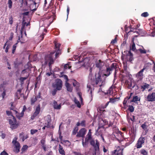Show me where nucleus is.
Returning <instances> with one entry per match:
<instances>
[{"label":"nucleus","mask_w":155,"mask_h":155,"mask_svg":"<svg viewBox=\"0 0 155 155\" xmlns=\"http://www.w3.org/2000/svg\"><path fill=\"white\" fill-rule=\"evenodd\" d=\"M17 44V43H16L13 46L12 51V54H14L15 51Z\"/></svg>","instance_id":"nucleus-48"},{"label":"nucleus","mask_w":155,"mask_h":155,"mask_svg":"<svg viewBox=\"0 0 155 155\" xmlns=\"http://www.w3.org/2000/svg\"><path fill=\"white\" fill-rule=\"evenodd\" d=\"M145 138L144 137H140L138 140L136 146L137 149L141 148L142 147V145L144 143Z\"/></svg>","instance_id":"nucleus-12"},{"label":"nucleus","mask_w":155,"mask_h":155,"mask_svg":"<svg viewBox=\"0 0 155 155\" xmlns=\"http://www.w3.org/2000/svg\"><path fill=\"white\" fill-rule=\"evenodd\" d=\"M127 99V98H125L124 99V101H123V104L124 106L126 105V104L127 101V100H126Z\"/></svg>","instance_id":"nucleus-64"},{"label":"nucleus","mask_w":155,"mask_h":155,"mask_svg":"<svg viewBox=\"0 0 155 155\" xmlns=\"http://www.w3.org/2000/svg\"><path fill=\"white\" fill-rule=\"evenodd\" d=\"M125 54H122L121 58L123 57H125L126 56L127 60L128 61H131L133 60V54L130 51H125L124 52Z\"/></svg>","instance_id":"nucleus-8"},{"label":"nucleus","mask_w":155,"mask_h":155,"mask_svg":"<svg viewBox=\"0 0 155 155\" xmlns=\"http://www.w3.org/2000/svg\"><path fill=\"white\" fill-rule=\"evenodd\" d=\"M61 54V52L60 49H58L57 50L56 53H55V59L57 58L58 57L59 55H60Z\"/></svg>","instance_id":"nucleus-38"},{"label":"nucleus","mask_w":155,"mask_h":155,"mask_svg":"<svg viewBox=\"0 0 155 155\" xmlns=\"http://www.w3.org/2000/svg\"><path fill=\"white\" fill-rule=\"evenodd\" d=\"M140 97H138L137 96H135L133 97V99L131 101L136 102V101H140Z\"/></svg>","instance_id":"nucleus-28"},{"label":"nucleus","mask_w":155,"mask_h":155,"mask_svg":"<svg viewBox=\"0 0 155 155\" xmlns=\"http://www.w3.org/2000/svg\"><path fill=\"white\" fill-rule=\"evenodd\" d=\"M28 148V146L26 145H25L23 146L21 149V154H22Z\"/></svg>","instance_id":"nucleus-33"},{"label":"nucleus","mask_w":155,"mask_h":155,"mask_svg":"<svg viewBox=\"0 0 155 155\" xmlns=\"http://www.w3.org/2000/svg\"><path fill=\"white\" fill-rule=\"evenodd\" d=\"M63 64H62L61 65V67H62V66H64V70H66L68 69H70L71 68V66H69V65L68 64H66L64 65V66L63 65Z\"/></svg>","instance_id":"nucleus-37"},{"label":"nucleus","mask_w":155,"mask_h":155,"mask_svg":"<svg viewBox=\"0 0 155 155\" xmlns=\"http://www.w3.org/2000/svg\"><path fill=\"white\" fill-rule=\"evenodd\" d=\"M79 84V83L76 80H74L73 81V85L74 87H78Z\"/></svg>","instance_id":"nucleus-40"},{"label":"nucleus","mask_w":155,"mask_h":155,"mask_svg":"<svg viewBox=\"0 0 155 155\" xmlns=\"http://www.w3.org/2000/svg\"><path fill=\"white\" fill-rule=\"evenodd\" d=\"M92 140H94L93 139L92 135H90L89 134L87 135L85 139V141L84 142L83 138L82 140V144L84 147H86L88 144L89 141H91Z\"/></svg>","instance_id":"nucleus-9"},{"label":"nucleus","mask_w":155,"mask_h":155,"mask_svg":"<svg viewBox=\"0 0 155 155\" xmlns=\"http://www.w3.org/2000/svg\"><path fill=\"white\" fill-rule=\"evenodd\" d=\"M65 85L68 91L70 92H72L73 87L71 84L68 82H65Z\"/></svg>","instance_id":"nucleus-20"},{"label":"nucleus","mask_w":155,"mask_h":155,"mask_svg":"<svg viewBox=\"0 0 155 155\" xmlns=\"http://www.w3.org/2000/svg\"><path fill=\"white\" fill-rule=\"evenodd\" d=\"M19 2L22 5H25L26 6L28 5L27 0H19Z\"/></svg>","instance_id":"nucleus-31"},{"label":"nucleus","mask_w":155,"mask_h":155,"mask_svg":"<svg viewBox=\"0 0 155 155\" xmlns=\"http://www.w3.org/2000/svg\"><path fill=\"white\" fill-rule=\"evenodd\" d=\"M38 130H37L36 129H31L30 130L31 131V134L32 135H33L36 133L37 132H38Z\"/></svg>","instance_id":"nucleus-51"},{"label":"nucleus","mask_w":155,"mask_h":155,"mask_svg":"<svg viewBox=\"0 0 155 155\" xmlns=\"http://www.w3.org/2000/svg\"><path fill=\"white\" fill-rule=\"evenodd\" d=\"M114 87L112 86H111L106 92H104V94L105 95L107 94L109 95H113L114 93Z\"/></svg>","instance_id":"nucleus-23"},{"label":"nucleus","mask_w":155,"mask_h":155,"mask_svg":"<svg viewBox=\"0 0 155 155\" xmlns=\"http://www.w3.org/2000/svg\"><path fill=\"white\" fill-rule=\"evenodd\" d=\"M27 74L26 77H21L20 78V80L21 81V83L23 82L24 81L26 80L28 77L29 74L27 73H26Z\"/></svg>","instance_id":"nucleus-36"},{"label":"nucleus","mask_w":155,"mask_h":155,"mask_svg":"<svg viewBox=\"0 0 155 155\" xmlns=\"http://www.w3.org/2000/svg\"><path fill=\"white\" fill-rule=\"evenodd\" d=\"M37 99L36 96H35L34 97H33L31 99V105H33L35 104V102L37 101Z\"/></svg>","instance_id":"nucleus-34"},{"label":"nucleus","mask_w":155,"mask_h":155,"mask_svg":"<svg viewBox=\"0 0 155 155\" xmlns=\"http://www.w3.org/2000/svg\"><path fill=\"white\" fill-rule=\"evenodd\" d=\"M130 138L129 141H130L133 142L135 139L136 135L134 133H133L130 134Z\"/></svg>","instance_id":"nucleus-29"},{"label":"nucleus","mask_w":155,"mask_h":155,"mask_svg":"<svg viewBox=\"0 0 155 155\" xmlns=\"http://www.w3.org/2000/svg\"><path fill=\"white\" fill-rule=\"evenodd\" d=\"M116 63H113L110 67L108 68H107L106 73L102 75V77H103L104 76H109L110 74L111 73V71H112L116 69Z\"/></svg>","instance_id":"nucleus-7"},{"label":"nucleus","mask_w":155,"mask_h":155,"mask_svg":"<svg viewBox=\"0 0 155 155\" xmlns=\"http://www.w3.org/2000/svg\"><path fill=\"white\" fill-rule=\"evenodd\" d=\"M46 121L47 123H50L51 121V117L50 116H48L46 118Z\"/></svg>","instance_id":"nucleus-54"},{"label":"nucleus","mask_w":155,"mask_h":155,"mask_svg":"<svg viewBox=\"0 0 155 155\" xmlns=\"http://www.w3.org/2000/svg\"><path fill=\"white\" fill-rule=\"evenodd\" d=\"M25 69H24L22 71L21 74H24L25 73L27 72V69H30L32 68V65L30 62H28L26 64L25 66Z\"/></svg>","instance_id":"nucleus-18"},{"label":"nucleus","mask_w":155,"mask_h":155,"mask_svg":"<svg viewBox=\"0 0 155 155\" xmlns=\"http://www.w3.org/2000/svg\"><path fill=\"white\" fill-rule=\"evenodd\" d=\"M146 69V67L144 66L143 68L136 74V77L140 79H142L143 76V72L144 70Z\"/></svg>","instance_id":"nucleus-17"},{"label":"nucleus","mask_w":155,"mask_h":155,"mask_svg":"<svg viewBox=\"0 0 155 155\" xmlns=\"http://www.w3.org/2000/svg\"><path fill=\"white\" fill-rule=\"evenodd\" d=\"M38 57L37 54H35L33 55L32 59L33 61H36L38 60Z\"/></svg>","instance_id":"nucleus-44"},{"label":"nucleus","mask_w":155,"mask_h":155,"mask_svg":"<svg viewBox=\"0 0 155 155\" xmlns=\"http://www.w3.org/2000/svg\"><path fill=\"white\" fill-rule=\"evenodd\" d=\"M117 42V37H116L114 39H113L111 42V44L112 45L114 44L115 43H116Z\"/></svg>","instance_id":"nucleus-56"},{"label":"nucleus","mask_w":155,"mask_h":155,"mask_svg":"<svg viewBox=\"0 0 155 155\" xmlns=\"http://www.w3.org/2000/svg\"><path fill=\"white\" fill-rule=\"evenodd\" d=\"M150 36L153 37L155 36V28H154L153 31L150 34Z\"/></svg>","instance_id":"nucleus-59"},{"label":"nucleus","mask_w":155,"mask_h":155,"mask_svg":"<svg viewBox=\"0 0 155 155\" xmlns=\"http://www.w3.org/2000/svg\"><path fill=\"white\" fill-rule=\"evenodd\" d=\"M27 109L25 105H24L23 107V110L21 112V116L24 115V112L25 111V110Z\"/></svg>","instance_id":"nucleus-47"},{"label":"nucleus","mask_w":155,"mask_h":155,"mask_svg":"<svg viewBox=\"0 0 155 155\" xmlns=\"http://www.w3.org/2000/svg\"><path fill=\"white\" fill-rule=\"evenodd\" d=\"M96 67L99 68L100 71L101 70L102 67L104 66V63L101 60L97 61L95 62Z\"/></svg>","instance_id":"nucleus-14"},{"label":"nucleus","mask_w":155,"mask_h":155,"mask_svg":"<svg viewBox=\"0 0 155 155\" xmlns=\"http://www.w3.org/2000/svg\"><path fill=\"white\" fill-rule=\"evenodd\" d=\"M150 85L146 83H144V84L141 86V89H143L142 91H143L146 89H148Z\"/></svg>","instance_id":"nucleus-26"},{"label":"nucleus","mask_w":155,"mask_h":155,"mask_svg":"<svg viewBox=\"0 0 155 155\" xmlns=\"http://www.w3.org/2000/svg\"><path fill=\"white\" fill-rule=\"evenodd\" d=\"M13 18L12 16H11L9 18V23L10 25H12L13 22Z\"/></svg>","instance_id":"nucleus-55"},{"label":"nucleus","mask_w":155,"mask_h":155,"mask_svg":"<svg viewBox=\"0 0 155 155\" xmlns=\"http://www.w3.org/2000/svg\"><path fill=\"white\" fill-rule=\"evenodd\" d=\"M64 77L65 79L66 80V81L65 82H68V81L69 80L68 78V76L66 75H64Z\"/></svg>","instance_id":"nucleus-60"},{"label":"nucleus","mask_w":155,"mask_h":155,"mask_svg":"<svg viewBox=\"0 0 155 155\" xmlns=\"http://www.w3.org/2000/svg\"><path fill=\"white\" fill-rule=\"evenodd\" d=\"M89 71V78L90 79L92 85L94 87H101L103 85V81H102V75L101 73L99 71L97 74H95V78H94L92 77V68H90Z\"/></svg>","instance_id":"nucleus-1"},{"label":"nucleus","mask_w":155,"mask_h":155,"mask_svg":"<svg viewBox=\"0 0 155 155\" xmlns=\"http://www.w3.org/2000/svg\"><path fill=\"white\" fill-rule=\"evenodd\" d=\"M8 6L9 8L11 9L12 8V0H8Z\"/></svg>","instance_id":"nucleus-43"},{"label":"nucleus","mask_w":155,"mask_h":155,"mask_svg":"<svg viewBox=\"0 0 155 155\" xmlns=\"http://www.w3.org/2000/svg\"><path fill=\"white\" fill-rule=\"evenodd\" d=\"M78 127H76L74 129L72 132V134L73 135H75L78 133Z\"/></svg>","instance_id":"nucleus-39"},{"label":"nucleus","mask_w":155,"mask_h":155,"mask_svg":"<svg viewBox=\"0 0 155 155\" xmlns=\"http://www.w3.org/2000/svg\"><path fill=\"white\" fill-rule=\"evenodd\" d=\"M74 103L77 104V106L79 108H80L81 107V105L80 102L76 98H74Z\"/></svg>","instance_id":"nucleus-32"},{"label":"nucleus","mask_w":155,"mask_h":155,"mask_svg":"<svg viewBox=\"0 0 155 155\" xmlns=\"http://www.w3.org/2000/svg\"><path fill=\"white\" fill-rule=\"evenodd\" d=\"M81 126L82 127L86 126V121L85 120H82L80 123Z\"/></svg>","instance_id":"nucleus-49"},{"label":"nucleus","mask_w":155,"mask_h":155,"mask_svg":"<svg viewBox=\"0 0 155 155\" xmlns=\"http://www.w3.org/2000/svg\"><path fill=\"white\" fill-rule=\"evenodd\" d=\"M140 152L141 154L143 155H147V152L144 149H142L140 150Z\"/></svg>","instance_id":"nucleus-41"},{"label":"nucleus","mask_w":155,"mask_h":155,"mask_svg":"<svg viewBox=\"0 0 155 155\" xmlns=\"http://www.w3.org/2000/svg\"><path fill=\"white\" fill-rule=\"evenodd\" d=\"M54 52H51L47 54L45 57V61L42 63V66L45 67L48 63V65L50 68L51 67V65L54 62L53 59V55Z\"/></svg>","instance_id":"nucleus-2"},{"label":"nucleus","mask_w":155,"mask_h":155,"mask_svg":"<svg viewBox=\"0 0 155 155\" xmlns=\"http://www.w3.org/2000/svg\"><path fill=\"white\" fill-rule=\"evenodd\" d=\"M53 106L55 109L60 110L61 108V104H58L57 102L55 100H54L53 102Z\"/></svg>","instance_id":"nucleus-22"},{"label":"nucleus","mask_w":155,"mask_h":155,"mask_svg":"<svg viewBox=\"0 0 155 155\" xmlns=\"http://www.w3.org/2000/svg\"><path fill=\"white\" fill-rule=\"evenodd\" d=\"M123 149H121L120 147H118L116 150H114V153L116 155H123Z\"/></svg>","instance_id":"nucleus-19"},{"label":"nucleus","mask_w":155,"mask_h":155,"mask_svg":"<svg viewBox=\"0 0 155 155\" xmlns=\"http://www.w3.org/2000/svg\"><path fill=\"white\" fill-rule=\"evenodd\" d=\"M61 45V44L59 43H55V48L57 49V50L60 49V47Z\"/></svg>","instance_id":"nucleus-45"},{"label":"nucleus","mask_w":155,"mask_h":155,"mask_svg":"<svg viewBox=\"0 0 155 155\" xmlns=\"http://www.w3.org/2000/svg\"><path fill=\"white\" fill-rule=\"evenodd\" d=\"M0 155H8V154L4 150L1 153Z\"/></svg>","instance_id":"nucleus-62"},{"label":"nucleus","mask_w":155,"mask_h":155,"mask_svg":"<svg viewBox=\"0 0 155 155\" xmlns=\"http://www.w3.org/2000/svg\"><path fill=\"white\" fill-rule=\"evenodd\" d=\"M133 43L130 46V50H131L133 51H135L136 50L135 44L134 42V40L132 41Z\"/></svg>","instance_id":"nucleus-27"},{"label":"nucleus","mask_w":155,"mask_h":155,"mask_svg":"<svg viewBox=\"0 0 155 155\" xmlns=\"http://www.w3.org/2000/svg\"><path fill=\"white\" fill-rule=\"evenodd\" d=\"M6 114L8 116H11L12 117V116H13L12 113V112L10 111L7 110L6 111Z\"/></svg>","instance_id":"nucleus-58"},{"label":"nucleus","mask_w":155,"mask_h":155,"mask_svg":"<svg viewBox=\"0 0 155 155\" xmlns=\"http://www.w3.org/2000/svg\"><path fill=\"white\" fill-rule=\"evenodd\" d=\"M146 100L148 101L153 102L155 101V92L149 94L146 97Z\"/></svg>","instance_id":"nucleus-13"},{"label":"nucleus","mask_w":155,"mask_h":155,"mask_svg":"<svg viewBox=\"0 0 155 155\" xmlns=\"http://www.w3.org/2000/svg\"><path fill=\"white\" fill-rule=\"evenodd\" d=\"M40 104H39L36 107L35 111L33 114L31 116V119L32 120H34L35 118L39 114L40 112Z\"/></svg>","instance_id":"nucleus-10"},{"label":"nucleus","mask_w":155,"mask_h":155,"mask_svg":"<svg viewBox=\"0 0 155 155\" xmlns=\"http://www.w3.org/2000/svg\"><path fill=\"white\" fill-rule=\"evenodd\" d=\"M58 151L60 154L61 155H65V151L62 147L60 144L59 145Z\"/></svg>","instance_id":"nucleus-25"},{"label":"nucleus","mask_w":155,"mask_h":155,"mask_svg":"<svg viewBox=\"0 0 155 155\" xmlns=\"http://www.w3.org/2000/svg\"><path fill=\"white\" fill-rule=\"evenodd\" d=\"M87 87L88 88H89V90H88V92L89 91H90V93H91V94L92 91L91 89V86L87 84Z\"/></svg>","instance_id":"nucleus-61"},{"label":"nucleus","mask_w":155,"mask_h":155,"mask_svg":"<svg viewBox=\"0 0 155 155\" xmlns=\"http://www.w3.org/2000/svg\"><path fill=\"white\" fill-rule=\"evenodd\" d=\"M45 139H42L41 140L40 143L41 144V145L42 146H45L46 145L45 144Z\"/></svg>","instance_id":"nucleus-53"},{"label":"nucleus","mask_w":155,"mask_h":155,"mask_svg":"<svg viewBox=\"0 0 155 155\" xmlns=\"http://www.w3.org/2000/svg\"><path fill=\"white\" fill-rule=\"evenodd\" d=\"M128 110L131 112H132L134 110V108L132 105H130L128 107Z\"/></svg>","instance_id":"nucleus-42"},{"label":"nucleus","mask_w":155,"mask_h":155,"mask_svg":"<svg viewBox=\"0 0 155 155\" xmlns=\"http://www.w3.org/2000/svg\"><path fill=\"white\" fill-rule=\"evenodd\" d=\"M130 32H136L135 31H136V29H135V28H132L131 26H130Z\"/></svg>","instance_id":"nucleus-57"},{"label":"nucleus","mask_w":155,"mask_h":155,"mask_svg":"<svg viewBox=\"0 0 155 155\" xmlns=\"http://www.w3.org/2000/svg\"><path fill=\"white\" fill-rule=\"evenodd\" d=\"M136 32L142 36H144L147 34L146 32L142 29H138L137 31H136Z\"/></svg>","instance_id":"nucleus-21"},{"label":"nucleus","mask_w":155,"mask_h":155,"mask_svg":"<svg viewBox=\"0 0 155 155\" xmlns=\"http://www.w3.org/2000/svg\"><path fill=\"white\" fill-rule=\"evenodd\" d=\"M52 87L58 91L61 90L63 86V82L62 80L59 79H56L55 82L52 84Z\"/></svg>","instance_id":"nucleus-5"},{"label":"nucleus","mask_w":155,"mask_h":155,"mask_svg":"<svg viewBox=\"0 0 155 155\" xmlns=\"http://www.w3.org/2000/svg\"><path fill=\"white\" fill-rule=\"evenodd\" d=\"M138 50L141 54H146V51L145 49H142L141 48H139Z\"/></svg>","instance_id":"nucleus-52"},{"label":"nucleus","mask_w":155,"mask_h":155,"mask_svg":"<svg viewBox=\"0 0 155 155\" xmlns=\"http://www.w3.org/2000/svg\"><path fill=\"white\" fill-rule=\"evenodd\" d=\"M87 131V130L84 128H81L78 132L76 137H84L86 134Z\"/></svg>","instance_id":"nucleus-11"},{"label":"nucleus","mask_w":155,"mask_h":155,"mask_svg":"<svg viewBox=\"0 0 155 155\" xmlns=\"http://www.w3.org/2000/svg\"><path fill=\"white\" fill-rule=\"evenodd\" d=\"M90 145L92 146L94 150L93 155H96L97 153L100 151V143L97 139L92 140L90 141Z\"/></svg>","instance_id":"nucleus-3"},{"label":"nucleus","mask_w":155,"mask_h":155,"mask_svg":"<svg viewBox=\"0 0 155 155\" xmlns=\"http://www.w3.org/2000/svg\"><path fill=\"white\" fill-rule=\"evenodd\" d=\"M8 122L10 125V127L12 130L17 128L19 124L17 122L16 118L13 116L8 120Z\"/></svg>","instance_id":"nucleus-4"},{"label":"nucleus","mask_w":155,"mask_h":155,"mask_svg":"<svg viewBox=\"0 0 155 155\" xmlns=\"http://www.w3.org/2000/svg\"><path fill=\"white\" fill-rule=\"evenodd\" d=\"M10 109L11 110L14 111L15 112V113L16 114H17V113H18V112L16 110H15V107L14 106L11 107L10 108Z\"/></svg>","instance_id":"nucleus-63"},{"label":"nucleus","mask_w":155,"mask_h":155,"mask_svg":"<svg viewBox=\"0 0 155 155\" xmlns=\"http://www.w3.org/2000/svg\"><path fill=\"white\" fill-rule=\"evenodd\" d=\"M57 91H58V90H56L55 88H54L52 90L51 92L52 95L53 96H54L56 94Z\"/></svg>","instance_id":"nucleus-50"},{"label":"nucleus","mask_w":155,"mask_h":155,"mask_svg":"<svg viewBox=\"0 0 155 155\" xmlns=\"http://www.w3.org/2000/svg\"><path fill=\"white\" fill-rule=\"evenodd\" d=\"M17 139L18 138L17 137H15L14 138L12 141L13 144L15 146L14 151L16 153L19 152L21 147L19 143L17 141Z\"/></svg>","instance_id":"nucleus-6"},{"label":"nucleus","mask_w":155,"mask_h":155,"mask_svg":"<svg viewBox=\"0 0 155 155\" xmlns=\"http://www.w3.org/2000/svg\"><path fill=\"white\" fill-rule=\"evenodd\" d=\"M23 132H22L19 134V137L21 139L22 141H24L25 139L29 137L28 134H26L23 135Z\"/></svg>","instance_id":"nucleus-24"},{"label":"nucleus","mask_w":155,"mask_h":155,"mask_svg":"<svg viewBox=\"0 0 155 155\" xmlns=\"http://www.w3.org/2000/svg\"><path fill=\"white\" fill-rule=\"evenodd\" d=\"M149 14L147 12H146L142 13L141 14V16L142 17H146L148 16Z\"/></svg>","instance_id":"nucleus-46"},{"label":"nucleus","mask_w":155,"mask_h":155,"mask_svg":"<svg viewBox=\"0 0 155 155\" xmlns=\"http://www.w3.org/2000/svg\"><path fill=\"white\" fill-rule=\"evenodd\" d=\"M26 24V22H23L22 24V26L21 28V33H22L24 31V29L25 28V27L26 26L25 25Z\"/></svg>","instance_id":"nucleus-35"},{"label":"nucleus","mask_w":155,"mask_h":155,"mask_svg":"<svg viewBox=\"0 0 155 155\" xmlns=\"http://www.w3.org/2000/svg\"><path fill=\"white\" fill-rule=\"evenodd\" d=\"M116 99L115 98H110V101H109L107 102L104 105H101V108L103 109L105 108L108 106L110 102L112 103H114L116 101Z\"/></svg>","instance_id":"nucleus-16"},{"label":"nucleus","mask_w":155,"mask_h":155,"mask_svg":"<svg viewBox=\"0 0 155 155\" xmlns=\"http://www.w3.org/2000/svg\"><path fill=\"white\" fill-rule=\"evenodd\" d=\"M141 127L145 131V132L147 133L148 131V129H147V126L146 125L145 123H144L143 124L141 125Z\"/></svg>","instance_id":"nucleus-30"},{"label":"nucleus","mask_w":155,"mask_h":155,"mask_svg":"<svg viewBox=\"0 0 155 155\" xmlns=\"http://www.w3.org/2000/svg\"><path fill=\"white\" fill-rule=\"evenodd\" d=\"M125 84L129 89L131 88V87L133 88L135 86L134 84H133L132 81L130 78L126 80Z\"/></svg>","instance_id":"nucleus-15"}]
</instances>
